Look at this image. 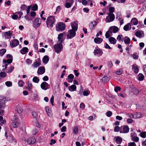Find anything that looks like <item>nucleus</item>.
<instances>
[{"label":"nucleus","instance_id":"63","mask_svg":"<svg viewBox=\"0 0 146 146\" xmlns=\"http://www.w3.org/2000/svg\"><path fill=\"white\" fill-rule=\"evenodd\" d=\"M12 18L14 20L17 19L18 18V15L16 14H13L12 16Z\"/></svg>","mask_w":146,"mask_h":146},{"label":"nucleus","instance_id":"20","mask_svg":"<svg viewBox=\"0 0 146 146\" xmlns=\"http://www.w3.org/2000/svg\"><path fill=\"white\" fill-rule=\"evenodd\" d=\"M115 142L117 144H120L122 141V139L119 136L115 137Z\"/></svg>","mask_w":146,"mask_h":146},{"label":"nucleus","instance_id":"41","mask_svg":"<svg viewBox=\"0 0 146 146\" xmlns=\"http://www.w3.org/2000/svg\"><path fill=\"white\" fill-rule=\"evenodd\" d=\"M33 81L35 83H38L39 81V79L37 76H35L33 79Z\"/></svg>","mask_w":146,"mask_h":146},{"label":"nucleus","instance_id":"58","mask_svg":"<svg viewBox=\"0 0 146 146\" xmlns=\"http://www.w3.org/2000/svg\"><path fill=\"white\" fill-rule=\"evenodd\" d=\"M132 55V56L133 58L135 59H137L139 57L137 55V54L136 53L133 54Z\"/></svg>","mask_w":146,"mask_h":146},{"label":"nucleus","instance_id":"8","mask_svg":"<svg viewBox=\"0 0 146 146\" xmlns=\"http://www.w3.org/2000/svg\"><path fill=\"white\" fill-rule=\"evenodd\" d=\"M12 125L15 128L17 127L20 125V120L18 118H13V122L12 123Z\"/></svg>","mask_w":146,"mask_h":146},{"label":"nucleus","instance_id":"27","mask_svg":"<svg viewBox=\"0 0 146 146\" xmlns=\"http://www.w3.org/2000/svg\"><path fill=\"white\" fill-rule=\"evenodd\" d=\"M131 26L130 24L128 23L124 26L123 29L125 31H127L130 30L131 29Z\"/></svg>","mask_w":146,"mask_h":146},{"label":"nucleus","instance_id":"1","mask_svg":"<svg viewBox=\"0 0 146 146\" xmlns=\"http://www.w3.org/2000/svg\"><path fill=\"white\" fill-rule=\"evenodd\" d=\"M56 22V19L54 16H50L47 19L46 23L47 27H52Z\"/></svg>","mask_w":146,"mask_h":146},{"label":"nucleus","instance_id":"23","mask_svg":"<svg viewBox=\"0 0 146 146\" xmlns=\"http://www.w3.org/2000/svg\"><path fill=\"white\" fill-rule=\"evenodd\" d=\"M109 40L111 44H115L117 42L116 39L112 37L109 38Z\"/></svg>","mask_w":146,"mask_h":146},{"label":"nucleus","instance_id":"14","mask_svg":"<svg viewBox=\"0 0 146 146\" xmlns=\"http://www.w3.org/2000/svg\"><path fill=\"white\" fill-rule=\"evenodd\" d=\"M72 29L75 31H77L78 27V24L77 22L74 21L71 23Z\"/></svg>","mask_w":146,"mask_h":146},{"label":"nucleus","instance_id":"52","mask_svg":"<svg viewBox=\"0 0 146 146\" xmlns=\"http://www.w3.org/2000/svg\"><path fill=\"white\" fill-rule=\"evenodd\" d=\"M72 4H71V3L67 2L65 4V7L67 8H70Z\"/></svg>","mask_w":146,"mask_h":146},{"label":"nucleus","instance_id":"48","mask_svg":"<svg viewBox=\"0 0 146 146\" xmlns=\"http://www.w3.org/2000/svg\"><path fill=\"white\" fill-rule=\"evenodd\" d=\"M140 135L142 138H145L146 137V131L143 132L141 133Z\"/></svg>","mask_w":146,"mask_h":146},{"label":"nucleus","instance_id":"26","mask_svg":"<svg viewBox=\"0 0 146 146\" xmlns=\"http://www.w3.org/2000/svg\"><path fill=\"white\" fill-rule=\"evenodd\" d=\"M42 61L43 63L46 64L49 60V58L47 55L45 56L42 58Z\"/></svg>","mask_w":146,"mask_h":146},{"label":"nucleus","instance_id":"3","mask_svg":"<svg viewBox=\"0 0 146 146\" xmlns=\"http://www.w3.org/2000/svg\"><path fill=\"white\" fill-rule=\"evenodd\" d=\"M66 28L65 25L62 22L58 23L56 25V30L58 32H62Z\"/></svg>","mask_w":146,"mask_h":146},{"label":"nucleus","instance_id":"56","mask_svg":"<svg viewBox=\"0 0 146 146\" xmlns=\"http://www.w3.org/2000/svg\"><path fill=\"white\" fill-rule=\"evenodd\" d=\"M6 75V74L4 72H1L0 73V76L2 78L5 77Z\"/></svg>","mask_w":146,"mask_h":146},{"label":"nucleus","instance_id":"16","mask_svg":"<svg viewBox=\"0 0 146 146\" xmlns=\"http://www.w3.org/2000/svg\"><path fill=\"white\" fill-rule=\"evenodd\" d=\"M45 72V69L44 67H40L38 68L37 73L38 75H41Z\"/></svg>","mask_w":146,"mask_h":146},{"label":"nucleus","instance_id":"17","mask_svg":"<svg viewBox=\"0 0 146 146\" xmlns=\"http://www.w3.org/2000/svg\"><path fill=\"white\" fill-rule=\"evenodd\" d=\"M36 141V139L34 137L29 138L27 141V143L29 144H34Z\"/></svg>","mask_w":146,"mask_h":146},{"label":"nucleus","instance_id":"61","mask_svg":"<svg viewBox=\"0 0 146 146\" xmlns=\"http://www.w3.org/2000/svg\"><path fill=\"white\" fill-rule=\"evenodd\" d=\"M31 7V5H30L28 7L27 9H26V10L27 11V14H29V11L30 10V9Z\"/></svg>","mask_w":146,"mask_h":146},{"label":"nucleus","instance_id":"33","mask_svg":"<svg viewBox=\"0 0 146 146\" xmlns=\"http://www.w3.org/2000/svg\"><path fill=\"white\" fill-rule=\"evenodd\" d=\"M136 66V64L132 65L133 69L134 70V72L136 74L138 73L139 71V69Z\"/></svg>","mask_w":146,"mask_h":146},{"label":"nucleus","instance_id":"19","mask_svg":"<svg viewBox=\"0 0 146 146\" xmlns=\"http://www.w3.org/2000/svg\"><path fill=\"white\" fill-rule=\"evenodd\" d=\"M63 35L62 33H60L58 35V43H62L64 40L63 39Z\"/></svg>","mask_w":146,"mask_h":146},{"label":"nucleus","instance_id":"62","mask_svg":"<svg viewBox=\"0 0 146 146\" xmlns=\"http://www.w3.org/2000/svg\"><path fill=\"white\" fill-rule=\"evenodd\" d=\"M38 130L37 129H33L32 131V133L34 135H35L37 133Z\"/></svg>","mask_w":146,"mask_h":146},{"label":"nucleus","instance_id":"25","mask_svg":"<svg viewBox=\"0 0 146 146\" xmlns=\"http://www.w3.org/2000/svg\"><path fill=\"white\" fill-rule=\"evenodd\" d=\"M143 116L140 112L137 113L134 115V119H137L141 118Z\"/></svg>","mask_w":146,"mask_h":146},{"label":"nucleus","instance_id":"60","mask_svg":"<svg viewBox=\"0 0 146 146\" xmlns=\"http://www.w3.org/2000/svg\"><path fill=\"white\" fill-rule=\"evenodd\" d=\"M32 115L34 118H36L37 116V113L35 111H33L32 113Z\"/></svg>","mask_w":146,"mask_h":146},{"label":"nucleus","instance_id":"51","mask_svg":"<svg viewBox=\"0 0 146 146\" xmlns=\"http://www.w3.org/2000/svg\"><path fill=\"white\" fill-rule=\"evenodd\" d=\"M131 136L132 137L133 139L135 141V142H137L139 140V138L136 136H134L133 137V136L132 135V133H131Z\"/></svg>","mask_w":146,"mask_h":146},{"label":"nucleus","instance_id":"44","mask_svg":"<svg viewBox=\"0 0 146 146\" xmlns=\"http://www.w3.org/2000/svg\"><path fill=\"white\" fill-rule=\"evenodd\" d=\"M27 84L28 90L29 91L31 90L33 87V85L32 84L29 82Z\"/></svg>","mask_w":146,"mask_h":146},{"label":"nucleus","instance_id":"31","mask_svg":"<svg viewBox=\"0 0 146 146\" xmlns=\"http://www.w3.org/2000/svg\"><path fill=\"white\" fill-rule=\"evenodd\" d=\"M5 98H0V109L2 108L3 105L5 104Z\"/></svg>","mask_w":146,"mask_h":146},{"label":"nucleus","instance_id":"5","mask_svg":"<svg viewBox=\"0 0 146 146\" xmlns=\"http://www.w3.org/2000/svg\"><path fill=\"white\" fill-rule=\"evenodd\" d=\"M108 15L106 17L105 21L107 23L113 21L115 19V15L113 13H108Z\"/></svg>","mask_w":146,"mask_h":146},{"label":"nucleus","instance_id":"53","mask_svg":"<svg viewBox=\"0 0 146 146\" xmlns=\"http://www.w3.org/2000/svg\"><path fill=\"white\" fill-rule=\"evenodd\" d=\"M120 127H119L118 126H116L115 127L114 129V131L115 132H118L119 131H120Z\"/></svg>","mask_w":146,"mask_h":146},{"label":"nucleus","instance_id":"32","mask_svg":"<svg viewBox=\"0 0 146 146\" xmlns=\"http://www.w3.org/2000/svg\"><path fill=\"white\" fill-rule=\"evenodd\" d=\"M130 41V39L129 38L125 36L124 38V42L125 44H129Z\"/></svg>","mask_w":146,"mask_h":146},{"label":"nucleus","instance_id":"50","mask_svg":"<svg viewBox=\"0 0 146 146\" xmlns=\"http://www.w3.org/2000/svg\"><path fill=\"white\" fill-rule=\"evenodd\" d=\"M109 13H113L114 11L115 8L113 7H110L109 8Z\"/></svg>","mask_w":146,"mask_h":146},{"label":"nucleus","instance_id":"35","mask_svg":"<svg viewBox=\"0 0 146 146\" xmlns=\"http://www.w3.org/2000/svg\"><path fill=\"white\" fill-rule=\"evenodd\" d=\"M109 78L107 76H104L102 78V81L104 83H106L109 80Z\"/></svg>","mask_w":146,"mask_h":146},{"label":"nucleus","instance_id":"59","mask_svg":"<svg viewBox=\"0 0 146 146\" xmlns=\"http://www.w3.org/2000/svg\"><path fill=\"white\" fill-rule=\"evenodd\" d=\"M104 46L106 48H108L110 49H111V47L106 42L105 43Z\"/></svg>","mask_w":146,"mask_h":146},{"label":"nucleus","instance_id":"39","mask_svg":"<svg viewBox=\"0 0 146 146\" xmlns=\"http://www.w3.org/2000/svg\"><path fill=\"white\" fill-rule=\"evenodd\" d=\"M143 33L140 31H137L135 33V35L137 37L140 38L142 36Z\"/></svg>","mask_w":146,"mask_h":146},{"label":"nucleus","instance_id":"11","mask_svg":"<svg viewBox=\"0 0 146 146\" xmlns=\"http://www.w3.org/2000/svg\"><path fill=\"white\" fill-rule=\"evenodd\" d=\"M116 18L119 21L120 25H121L123 24V19L122 17L120 12L118 11L117 12Z\"/></svg>","mask_w":146,"mask_h":146},{"label":"nucleus","instance_id":"6","mask_svg":"<svg viewBox=\"0 0 146 146\" xmlns=\"http://www.w3.org/2000/svg\"><path fill=\"white\" fill-rule=\"evenodd\" d=\"M129 128L128 125H123L120 127V133H127L129 132Z\"/></svg>","mask_w":146,"mask_h":146},{"label":"nucleus","instance_id":"57","mask_svg":"<svg viewBox=\"0 0 146 146\" xmlns=\"http://www.w3.org/2000/svg\"><path fill=\"white\" fill-rule=\"evenodd\" d=\"M121 90V88L119 86H117L114 88V91L116 92H117L118 91H120Z\"/></svg>","mask_w":146,"mask_h":146},{"label":"nucleus","instance_id":"4","mask_svg":"<svg viewBox=\"0 0 146 146\" xmlns=\"http://www.w3.org/2000/svg\"><path fill=\"white\" fill-rule=\"evenodd\" d=\"M54 48L55 52L57 53H59L62 50L63 46L62 43H58L55 44L54 46Z\"/></svg>","mask_w":146,"mask_h":146},{"label":"nucleus","instance_id":"64","mask_svg":"<svg viewBox=\"0 0 146 146\" xmlns=\"http://www.w3.org/2000/svg\"><path fill=\"white\" fill-rule=\"evenodd\" d=\"M128 146H136V145L134 142H131L129 143Z\"/></svg>","mask_w":146,"mask_h":146},{"label":"nucleus","instance_id":"15","mask_svg":"<svg viewBox=\"0 0 146 146\" xmlns=\"http://www.w3.org/2000/svg\"><path fill=\"white\" fill-rule=\"evenodd\" d=\"M109 30L111 31L110 32L112 34V33H117L119 29L117 27L113 26L110 27L109 28Z\"/></svg>","mask_w":146,"mask_h":146},{"label":"nucleus","instance_id":"13","mask_svg":"<svg viewBox=\"0 0 146 146\" xmlns=\"http://www.w3.org/2000/svg\"><path fill=\"white\" fill-rule=\"evenodd\" d=\"M19 40L16 39H13L11 41L10 45L11 48H13L17 46L19 44Z\"/></svg>","mask_w":146,"mask_h":146},{"label":"nucleus","instance_id":"29","mask_svg":"<svg viewBox=\"0 0 146 146\" xmlns=\"http://www.w3.org/2000/svg\"><path fill=\"white\" fill-rule=\"evenodd\" d=\"M40 65V63L38 62H35L31 66L34 68H37Z\"/></svg>","mask_w":146,"mask_h":146},{"label":"nucleus","instance_id":"46","mask_svg":"<svg viewBox=\"0 0 146 146\" xmlns=\"http://www.w3.org/2000/svg\"><path fill=\"white\" fill-rule=\"evenodd\" d=\"M90 94V92L89 90L84 91L83 92V94L84 96H88Z\"/></svg>","mask_w":146,"mask_h":146},{"label":"nucleus","instance_id":"24","mask_svg":"<svg viewBox=\"0 0 146 146\" xmlns=\"http://www.w3.org/2000/svg\"><path fill=\"white\" fill-rule=\"evenodd\" d=\"M94 41L96 44H100L103 41V39L101 38L96 37L94 39Z\"/></svg>","mask_w":146,"mask_h":146},{"label":"nucleus","instance_id":"22","mask_svg":"<svg viewBox=\"0 0 146 146\" xmlns=\"http://www.w3.org/2000/svg\"><path fill=\"white\" fill-rule=\"evenodd\" d=\"M69 90L71 92L76 90V86L74 85H72L68 87Z\"/></svg>","mask_w":146,"mask_h":146},{"label":"nucleus","instance_id":"36","mask_svg":"<svg viewBox=\"0 0 146 146\" xmlns=\"http://www.w3.org/2000/svg\"><path fill=\"white\" fill-rule=\"evenodd\" d=\"M73 133L74 134H77L78 131V128L76 126L74 127L72 129Z\"/></svg>","mask_w":146,"mask_h":146},{"label":"nucleus","instance_id":"10","mask_svg":"<svg viewBox=\"0 0 146 146\" xmlns=\"http://www.w3.org/2000/svg\"><path fill=\"white\" fill-rule=\"evenodd\" d=\"M50 86V85L45 82H43L40 85L41 88L44 90L49 89Z\"/></svg>","mask_w":146,"mask_h":146},{"label":"nucleus","instance_id":"12","mask_svg":"<svg viewBox=\"0 0 146 146\" xmlns=\"http://www.w3.org/2000/svg\"><path fill=\"white\" fill-rule=\"evenodd\" d=\"M76 31L71 29L69 30V33L67 35V38L71 39L74 37L76 35Z\"/></svg>","mask_w":146,"mask_h":146},{"label":"nucleus","instance_id":"37","mask_svg":"<svg viewBox=\"0 0 146 146\" xmlns=\"http://www.w3.org/2000/svg\"><path fill=\"white\" fill-rule=\"evenodd\" d=\"M97 24V23L96 21H93L91 22L90 24V26L92 28H93Z\"/></svg>","mask_w":146,"mask_h":146},{"label":"nucleus","instance_id":"2","mask_svg":"<svg viewBox=\"0 0 146 146\" xmlns=\"http://www.w3.org/2000/svg\"><path fill=\"white\" fill-rule=\"evenodd\" d=\"M6 57L8 58L7 59H4L3 60V62L5 64V69H3V71H4L5 69L7 68L8 64H11L13 61V57L10 54L7 55Z\"/></svg>","mask_w":146,"mask_h":146},{"label":"nucleus","instance_id":"49","mask_svg":"<svg viewBox=\"0 0 146 146\" xmlns=\"http://www.w3.org/2000/svg\"><path fill=\"white\" fill-rule=\"evenodd\" d=\"M111 31L109 30V31H107L105 34V36L106 38H108L111 36L110 33L111 34V33L110 32Z\"/></svg>","mask_w":146,"mask_h":146},{"label":"nucleus","instance_id":"47","mask_svg":"<svg viewBox=\"0 0 146 146\" xmlns=\"http://www.w3.org/2000/svg\"><path fill=\"white\" fill-rule=\"evenodd\" d=\"M5 84L7 87H11L12 85V83L10 81H7L5 82Z\"/></svg>","mask_w":146,"mask_h":146},{"label":"nucleus","instance_id":"42","mask_svg":"<svg viewBox=\"0 0 146 146\" xmlns=\"http://www.w3.org/2000/svg\"><path fill=\"white\" fill-rule=\"evenodd\" d=\"M19 86L22 87L25 84V83L22 80H20L18 82Z\"/></svg>","mask_w":146,"mask_h":146},{"label":"nucleus","instance_id":"7","mask_svg":"<svg viewBox=\"0 0 146 146\" xmlns=\"http://www.w3.org/2000/svg\"><path fill=\"white\" fill-rule=\"evenodd\" d=\"M93 53L95 55H97L98 56H101L103 53V52L102 50L98 47H96L94 50Z\"/></svg>","mask_w":146,"mask_h":146},{"label":"nucleus","instance_id":"54","mask_svg":"<svg viewBox=\"0 0 146 146\" xmlns=\"http://www.w3.org/2000/svg\"><path fill=\"white\" fill-rule=\"evenodd\" d=\"M26 62L27 64H30L32 63V61L30 59L28 58L26 60Z\"/></svg>","mask_w":146,"mask_h":146},{"label":"nucleus","instance_id":"18","mask_svg":"<svg viewBox=\"0 0 146 146\" xmlns=\"http://www.w3.org/2000/svg\"><path fill=\"white\" fill-rule=\"evenodd\" d=\"M12 34V33H11V31H9L5 32L4 34V35L6 38L9 39L11 38Z\"/></svg>","mask_w":146,"mask_h":146},{"label":"nucleus","instance_id":"28","mask_svg":"<svg viewBox=\"0 0 146 146\" xmlns=\"http://www.w3.org/2000/svg\"><path fill=\"white\" fill-rule=\"evenodd\" d=\"M28 51V49L27 47H23L21 50L20 52L22 54H26Z\"/></svg>","mask_w":146,"mask_h":146},{"label":"nucleus","instance_id":"43","mask_svg":"<svg viewBox=\"0 0 146 146\" xmlns=\"http://www.w3.org/2000/svg\"><path fill=\"white\" fill-rule=\"evenodd\" d=\"M6 51V50L5 49H3L0 50V55L2 56L5 54Z\"/></svg>","mask_w":146,"mask_h":146},{"label":"nucleus","instance_id":"34","mask_svg":"<svg viewBox=\"0 0 146 146\" xmlns=\"http://www.w3.org/2000/svg\"><path fill=\"white\" fill-rule=\"evenodd\" d=\"M138 80L139 81H142L144 78V76L141 73L139 74L138 76Z\"/></svg>","mask_w":146,"mask_h":146},{"label":"nucleus","instance_id":"9","mask_svg":"<svg viewBox=\"0 0 146 146\" xmlns=\"http://www.w3.org/2000/svg\"><path fill=\"white\" fill-rule=\"evenodd\" d=\"M41 23V20L39 18H36L33 21V25L36 27H38L40 26Z\"/></svg>","mask_w":146,"mask_h":146},{"label":"nucleus","instance_id":"21","mask_svg":"<svg viewBox=\"0 0 146 146\" xmlns=\"http://www.w3.org/2000/svg\"><path fill=\"white\" fill-rule=\"evenodd\" d=\"M74 76L72 74H69L67 77V80L69 82H72L73 80Z\"/></svg>","mask_w":146,"mask_h":146},{"label":"nucleus","instance_id":"30","mask_svg":"<svg viewBox=\"0 0 146 146\" xmlns=\"http://www.w3.org/2000/svg\"><path fill=\"white\" fill-rule=\"evenodd\" d=\"M131 22L133 25H136L138 24V21L136 18H133L132 19Z\"/></svg>","mask_w":146,"mask_h":146},{"label":"nucleus","instance_id":"55","mask_svg":"<svg viewBox=\"0 0 146 146\" xmlns=\"http://www.w3.org/2000/svg\"><path fill=\"white\" fill-rule=\"evenodd\" d=\"M112 113L110 111H108L106 113V115L108 117H110L112 115Z\"/></svg>","mask_w":146,"mask_h":146},{"label":"nucleus","instance_id":"40","mask_svg":"<svg viewBox=\"0 0 146 146\" xmlns=\"http://www.w3.org/2000/svg\"><path fill=\"white\" fill-rule=\"evenodd\" d=\"M132 92L133 94L137 95L139 93V90L137 88H134L132 90Z\"/></svg>","mask_w":146,"mask_h":146},{"label":"nucleus","instance_id":"38","mask_svg":"<svg viewBox=\"0 0 146 146\" xmlns=\"http://www.w3.org/2000/svg\"><path fill=\"white\" fill-rule=\"evenodd\" d=\"M16 110L17 112L19 114L21 113L23 111V110L21 107L19 106H17Z\"/></svg>","mask_w":146,"mask_h":146},{"label":"nucleus","instance_id":"45","mask_svg":"<svg viewBox=\"0 0 146 146\" xmlns=\"http://www.w3.org/2000/svg\"><path fill=\"white\" fill-rule=\"evenodd\" d=\"M31 7L33 11H36L38 9V5L36 4H34Z\"/></svg>","mask_w":146,"mask_h":146}]
</instances>
